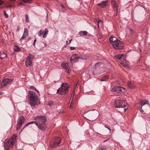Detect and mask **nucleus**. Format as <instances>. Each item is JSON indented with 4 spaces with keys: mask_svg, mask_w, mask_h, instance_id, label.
I'll list each match as a JSON object with an SVG mask.
<instances>
[{
    "mask_svg": "<svg viewBox=\"0 0 150 150\" xmlns=\"http://www.w3.org/2000/svg\"><path fill=\"white\" fill-rule=\"evenodd\" d=\"M4 149L5 150H9L8 148V147H4Z\"/></svg>",
    "mask_w": 150,
    "mask_h": 150,
    "instance_id": "43",
    "label": "nucleus"
},
{
    "mask_svg": "<svg viewBox=\"0 0 150 150\" xmlns=\"http://www.w3.org/2000/svg\"><path fill=\"white\" fill-rule=\"evenodd\" d=\"M43 44L44 45L45 47H46V46H47V45H46V44L45 43H43Z\"/></svg>",
    "mask_w": 150,
    "mask_h": 150,
    "instance_id": "50",
    "label": "nucleus"
},
{
    "mask_svg": "<svg viewBox=\"0 0 150 150\" xmlns=\"http://www.w3.org/2000/svg\"><path fill=\"white\" fill-rule=\"evenodd\" d=\"M48 33V30H47V29L46 28L45 29V32L43 35V38H45L46 37Z\"/></svg>",
    "mask_w": 150,
    "mask_h": 150,
    "instance_id": "25",
    "label": "nucleus"
},
{
    "mask_svg": "<svg viewBox=\"0 0 150 150\" xmlns=\"http://www.w3.org/2000/svg\"><path fill=\"white\" fill-rule=\"evenodd\" d=\"M34 56L32 54H30L27 57V59L31 60V59L33 58Z\"/></svg>",
    "mask_w": 150,
    "mask_h": 150,
    "instance_id": "27",
    "label": "nucleus"
},
{
    "mask_svg": "<svg viewBox=\"0 0 150 150\" xmlns=\"http://www.w3.org/2000/svg\"><path fill=\"white\" fill-rule=\"evenodd\" d=\"M30 1V0H23V1L25 3H26L28 2L29 1Z\"/></svg>",
    "mask_w": 150,
    "mask_h": 150,
    "instance_id": "38",
    "label": "nucleus"
},
{
    "mask_svg": "<svg viewBox=\"0 0 150 150\" xmlns=\"http://www.w3.org/2000/svg\"><path fill=\"white\" fill-rule=\"evenodd\" d=\"M128 29L129 30V32H130V35L131 36H132L133 35L134 33V31L132 29L130 28L129 27H128Z\"/></svg>",
    "mask_w": 150,
    "mask_h": 150,
    "instance_id": "26",
    "label": "nucleus"
},
{
    "mask_svg": "<svg viewBox=\"0 0 150 150\" xmlns=\"http://www.w3.org/2000/svg\"><path fill=\"white\" fill-rule=\"evenodd\" d=\"M108 140V139H107V140H106L104 141L103 142H106V141H107Z\"/></svg>",
    "mask_w": 150,
    "mask_h": 150,
    "instance_id": "55",
    "label": "nucleus"
},
{
    "mask_svg": "<svg viewBox=\"0 0 150 150\" xmlns=\"http://www.w3.org/2000/svg\"><path fill=\"white\" fill-rule=\"evenodd\" d=\"M25 120V118L23 116H20L17 122V125L16 127V130H18L21 128L22 124L24 123Z\"/></svg>",
    "mask_w": 150,
    "mask_h": 150,
    "instance_id": "9",
    "label": "nucleus"
},
{
    "mask_svg": "<svg viewBox=\"0 0 150 150\" xmlns=\"http://www.w3.org/2000/svg\"><path fill=\"white\" fill-rule=\"evenodd\" d=\"M114 107L115 108H124L127 105V103L125 101L120 99H117L114 101Z\"/></svg>",
    "mask_w": 150,
    "mask_h": 150,
    "instance_id": "5",
    "label": "nucleus"
},
{
    "mask_svg": "<svg viewBox=\"0 0 150 150\" xmlns=\"http://www.w3.org/2000/svg\"><path fill=\"white\" fill-rule=\"evenodd\" d=\"M97 21V22H98V28H99V23L100 22H101V21L100 20H98Z\"/></svg>",
    "mask_w": 150,
    "mask_h": 150,
    "instance_id": "35",
    "label": "nucleus"
},
{
    "mask_svg": "<svg viewBox=\"0 0 150 150\" xmlns=\"http://www.w3.org/2000/svg\"><path fill=\"white\" fill-rule=\"evenodd\" d=\"M62 67L66 70L67 73L69 72V67L67 63H63L61 65Z\"/></svg>",
    "mask_w": 150,
    "mask_h": 150,
    "instance_id": "15",
    "label": "nucleus"
},
{
    "mask_svg": "<svg viewBox=\"0 0 150 150\" xmlns=\"http://www.w3.org/2000/svg\"><path fill=\"white\" fill-rule=\"evenodd\" d=\"M37 92V93H39V91L38 90H37L36 89V90H35Z\"/></svg>",
    "mask_w": 150,
    "mask_h": 150,
    "instance_id": "51",
    "label": "nucleus"
},
{
    "mask_svg": "<svg viewBox=\"0 0 150 150\" xmlns=\"http://www.w3.org/2000/svg\"><path fill=\"white\" fill-rule=\"evenodd\" d=\"M105 127L107 128L110 131V129L109 127H107L105 126Z\"/></svg>",
    "mask_w": 150,
    "mask_h": 150,
    "instance_id": "44",
    "label": "nucleus"
},
{
    "mask_svg": "<svg viewBox=\"0 0 150 150\" xmlns=\"http://www.w3.org/2000/svg\"><path fill=\"white\" fill-rule=\"evenodd\" d=\"M127 85L128 87L130 88H133L134 87V83L129 81H128L127 82Z\"/></svg>",
    "mask_w": 150,
    "mask_h": 150,
    "instance_id": "19",
    "label": "nucleus"
},
{
    "mask_svg": "<svg viewBox=\"0 0 150 150\" xmlns=\"http://www.w3.org/2000/svg\"><path fill=\"white\" fill-rule=\"evenodd\" d=\"M144 110H147V109H145Z\"/></svg>",
    "mask_w": 150,
    "mask_h": 150,
    "instance_id": "60",
    "label": "nucleus"
},
{
    "mask_svg": "<svg viewBox=\"0 0 150 150\" xmlns=\"http://www.w3.org/2000/svg\"><path fill=\"white\" fill-rule=\"evenodd\" d=\"M20 27L19 26H17V31H18L19 30Z\"/></svg>",
    "mask_w": 150,
    "mask_h": 150,
    "instance_id": "41",
    "label": "nucleus"
},
{
    "mask_svg": "<svg viewBox=\"0 0 150 150\" xmlns=\"http://www.w3.org/2000/svg\"><path fill=\"white\" fill-rule=\"evenodd\" d=\"M71 104H72V103H71V104H70V105L69 108H72V107Z\"/></svg>",
    "mask_w": 150,
    "mask_h": 150,
    "instance_id": "49",
    "label": "nucleus"
},
{
    "mask_svg": "<svg viewBox=\"0 0 150 150\" xmlns=\"http://www.w3.org/2000/svg\"><path fill=\"white\" fill-rule=\"evenodd\" d=\"M53 103V102H50V103H49L48 105H50V106H51V105H52Z\"/></svg>",
    "mask_w": 150,
    "mask_h": 150,
    "instance_id": "37",
    "label": "nucleus"
},
{
    "mask_svg": "<svg viewBox=\"0 0 150 150\" xmlns=\"http://www.w3.org/2000/svg\"><path fill=\"white\" fill-rule=\"evenodd\" d=\"M143 107H141V109L140 110V111L141 112H142L143 111H144V110H142V108Z\"/></svg>",
    "mask_w": 150,
    "mask_h": 150,
    "instance_id": "46",
    "label": "nucleus"
},
{
    "mask_svg": "<svg viewBox=\"0 0 150 150\" xmlns=\"http://www.w3.org/2000/svg\"><path fill=\"white\" fill-rule=\"evenodd\" d=\"M69 86L67 83H62L61 87L57 91V93L59 95L66 94L68 91Z\"/></svg>",
    "mask_w": 150,
    "mask_h": 150,
    "instance_id": "4",
    "label": "nucleus"
},
{
    "mask_svg": "<svg viewBox=\"0 0 150 150\" xmlns=\"http://www.w3.org/2000/svg\"><path fill=\"white\" fill-rule=\"evenodd\" d=\"M76 48V47H70V49L71 50H73Z\"/></svg>",
    "mask_w": 150,
    "mask_h": 150,
    "instance_id": "36",
    "label": "nucleus"
},
{
    "mask_svg": "<svg viewBox=\"0 0 150 150\" xmlns=\"http://www.w3.org/2000/svg\"><path fill=\"white\" fill-rule=\"evenodd\" d=\"M124 110L125 112L126 111V110H127V108H125L124 109Z\"/></svg>",
    "mask_w": 150,
    "mask_h": 150,
    "instance_id": "48",
    "label": "nucleus"
},
{
    "mask_svg": "<svg viewBox=\"0 0 150 150\" xmlns=\"http://www.w3.org/2000/svg\"><path fill=\"white\" fill-rule=\"evenodd\" d=\"M30 89L32 90H36V88L33 86H31L30 87Z\"/></svg>",
    "mask_w": 150,
    "mask_h": 150,
    "instance_id": "34",
    "label": "nucleus"
},
{
    "mask_svg": "<svg viewBox=\"0 0 150 150\" xmlns=\"http://www.w3.org/2000/svg\"><path fill=\"white\" fill-rule=\"evenodd\" d=\"M106 147L105 146H104L103 147H101L98 150H106Z\"/></svg>",
    "mask_w": 150,
    "mask_h": 150,
    "instance_id": "32",
    "label": "nucleus"
},
{
    "mask_svg": "<svg viewBox=\"0 0 150 150\" xmlns=\"http://www.w3.org/2000/svg\"><path fill=\"white\" fill-rule=\"evenodd\" d=\"M12 80L9 79H4L1 83V87H3L8 84Z\"/></svg>",
    "mask_w": 150,
    "mask_h": 150,
    "instance_id": "10",
    "label": "nucleus"
},
{
    "mask_svg": "<svg viewBox=\"0 0 150 150\" xmlns=\"http://www.w3.org/2000/svg\"><path fill=\"white\" fill-rule=\"evenodd\" d=\"M116 11V13H115V15L116 16L117 15L118 11Z\"/></svg>",
    "mask_w": 150,
    "mask_h": 150,
    "instance_id": "47",
    "label": "nucleus"
},
{
    "mask_svg": "<svg viewBox=\"0 0 150 150\" xmlns=\"http://www.w3.org/2000/svg\"><path fill=\"white\" fill-rule=\"evenodd\" d=\"M116 59H122L123 61L121 64H123L124 66H127L128 65L127 63L125 62H126L125 57V55L124 54H118L116 55L115 56Z\"/></svg>",
    "mask_w": 150,
    "mask_h": 150,
    "instance_id": "8",
    "label": "nucleus"
},
{
    "mask_svg": "<svg viewBox=\"0 0 150 150\" xmlns=\"http://www.w3.org/2000/svg\"><path fill=\"white\" fill-rule=\"evenodd\" d=\"M96 134H100L99 133H98V132H97Z\"/></svg>",
    "mask_w": 150,
    "mask_h": 150,
    "instance_id": "57",
    "label": "nucleus"
},
{
    "mask_svg": "<svg viewBox=\"0 0 150 150\" xmlns=\"http://www.w3.org/2000/svg\"><path fill=\"white\" fill-rule=\"evenodd\" d=\"M28 98L29 100L30 104L32 108H35L40 104V100L35 93L32 91H29Z\"/></svg>",
    "mask_w": 150,
    "mask_h": 150,
    "instance_id": "2",
    "label": "nucleus"
},
{
    "mask_svg": "<svg viewBox=\"0 0 150 150\" xmlns=\"http://www.w3.org/2000/svg\"><path fill=\"white\" fill-rule=\"evenodd\" d=\"M25 33H26L25 32H24L22 38L20 39V40L21 41L22 39H24L26 37V35L25 34Z\"/></svg>",
    "mask_w": 150,
    "mask_h": 150,
    "instance_id": "29",
    "label": "nucleus"
},
{
    "mask_svg": "<svg viewBox=\"0 0 150 150\" xmlns=\"http://www.w3.org/2000/svg\"><path fill=\"white\" fill-rule=\"evenodd\" d=\"M11 1H12V2H13V1H15L16 0H10Z\"/></svg>",
    "mask_w": 150,
    "mask_h": 150,
    "instance_id": "53",
    "label": "nucleus"
},
{
    "mask_svg": "<svg viewBox=\"0 0 150 150\" xmlns=\"http://www.w3.org/2000/svg\"><path fill=\"white\" fill-rule=\"evenodd\" d=\"M140 103L142 105V107H143V108H148L149 109H150V106L148 105H146L144 106L145 104H148L146 101H141Z\"/></svg>",
    "mask_w": 150,
    "mask_h": 150,
    "instance_id": "16",
    "label": "nucleus"
},
{
    "mask_svg": "<svg viewBox=\"0 0 150 150\" xmlns=\"http://www.w3.org/2000/svg\"><path fill=\"white\" fill-rule=\"evenodd\" d=\"M77 85V84H76V86Z\"/></svg>",
    "mask_w": 150,
    "mask_h": 150,
    "instance_id": "61",
    "label": "nucleus"
},
{
    "mask_svg": "<svg viewBox=\"0 0 150 150\" xmlns=\"http://www.w3.org/2000/svg\"><path fill=\"white\" fill-rule=\"evenodd\" d=\"M7 57L6 54L4 52H0V58L1 59H3Z\"/></svg>",
    "mask_w": 150,
    "mask_h": 150,
    "instance_id": "22",
    "label": "nucleus"
},
{
    "mask_svg": "<svg viewBox=\"0 0 150 150\" xmlns=\"http://www.w3.org/2000/svg\"><path fill=\"white\" fill-rule=\"evenodd\" d=\"M25 21L26 22L28 23L29 22V19L28 16L27 14L25 15Z\"/></svg>",
    "mask_w": 150,
    "mask_h": 150,
    "instance_id": "28",
    "label": "nucleus"
},
{
    "mask_svg": "<svg viewBox=\"0 0 150 150\" xmlns=\"http://www.w3.org/2000/svg\"><path fill=\"white\" fill-rule=\"evenodd\" d=\"M4 2L3 1L0 0V5H2L3 4Z\"/></svg>",
    "mask_w": 150,
    "mask_h": 150,
    "instance_id": "42",
    "label": "nucleus"
},
{
    "mask_svg": "<svg viewBox=\"0 0 150 150\" xmlns=\"http://www.w3.org/2000/svg\"><path fill=\"white\" fill-rule=\"evenodd\" d=\"M4 14L5 18H7L8 17V15L6 13V12L5 11H4Z\"/></svg>",
    "mask_w": 150,
    "mask_h": 150,
    "instance_id": "33",
    "label": "nucleus"
},
{
    "mask_svg": "<svg viewBox=\"0 0 150 150\" xmlns=\"http://www.w3.org/2000/svg\"><path fill=\"white\" fill-rule=\"evenodd\" d=\"M43 34V32L42 31V30H40L38 33L39 36H41Z\"/></svg>",
    "mask_w": 150,
    "mask_h": 150,
    "instance_id": "30",
    "label": "nucleus"
},
{
    "mask_svg": "<svg viewBox=\"0 0 150 150\" xmlns=\"http://www.w3.org/2000/svg\"><path fill=\"white\" fill-rule=\"evenodd\" d=\"M10 139L5 141L4 147H10Z\"/></svg>",
    "mask_w": 150,
    "mask_h": 150,
    "instance_id": "18",
    "label": "nucleus"
},
{
    "mask_svg": "<svg viewBox=\"0 0 150 150\" xmlns=\"http://www.w3.org/2000/svg\"><path fill=\"white\" fill-rule=\"evenodd\" d=\"M10 147L11 146H14L15 144V142L14 141H12L11 142V140L10 139Z\"/></svg>",
    "mask_w": 150,
    "mask_h": 150,
    "instance_id": "31",
    "label": "nucleus"
},
{
    "mask_svg": "<svg viewBox=\"0 0 150 150\" xmlns=\"http://www.w3.org/2000/svg\"><path fill=\"white\" fill-rule=\"evenodd\" d=\"M98 114V112L95 110L94 111L86 113L84 114V117L90 121H93L97 118Z\"/></svg>",
    "mask_w": 150,
    "mask_h": 150,
    "instance_id": "3",
    "label": "nucleus"
},
{
    "mask_svg": "<svg viewBox=\"0 0 150 150\" xmlns=\"http://www.w3.org/2000/svg\"><path fill=\"white\" fill-rule=\"evenodd\" d=\"M139 51L140 52H141V50L140 49H139Z\"/></svg>",
    "mask_w": 150,
    "mask_h": 150,
    "instance_id": "56",
    "label": "nucleus"
},
{
    "mask_svg": "<svg viewBox=\"0 0 150 150\" xmlns=\"http://www.w3.org/2000/svg\"><path fill=\"white\" fill-rule=\"evenodd\" d=\"M113 48L116 49H121L123 48L124 45L123 42L120 40L117 41L112 45Z\"/></svg>",
    "mask_w": 150,
    "mask_h": 150,
    "instance_id": "6",
    "label": "nucleus"
},
{
    "mask_svg": "<svg viewBox=\"0 0 150 150\" xmlns=\"http://www.w3.org/2000/svg\"><path fill=\"white\" fill-rule=\"evenodd\" d=\"M79 33L81 36H85L87 35L88 32L86 31H81L79 32Z\"/></svg>",
    "mask_w": 150,
    "mask_h": 150,
    "instance_id": "20",
    "label": "nucleus"
},
{
    "mask_svg": "<svg viewBox=\"0 0 150 150\" xmlns=\"http://www.w3.org/2000/svg\"><path fill=\"white\" fill-rule=\"evenodd\" d=\"M72 40V39H71V40L69 41V42L68 43V44H70L71 42V41Z\"/></svg>",
    "mask_w": 150,
    "mask_h": 150,
    "instance_id": "52",
    "label": "nucleus"
},
{
    "mask_svg": "<svg viewBox=\"0 0 150 150\" xmlns=\"http://www.w3.org/2000/svg\"><path fill=\"white\" fill-rule=\"evenodd\" d=\"M32 64V60L27 59L25 61V65L27 66H30Z\"/></svg>",
    "mask_w": 150,
    "mask_h": 150,
    "instance_id": "21",
    "label": "nucleus"
},
{
    "mask_svg": "<svg viewBox=\"0 0 150 150\" xmlns=\"http://www.w3.org/2000/svg\"><path fill=\"white\" fill-rule=\"evenodd\" d=\"M60 6L62 8H64V7L63 4H61Z\"/></svg>",
    "mask_w": 150,
    "mask_h": 150,
    "instance_id": "45",
    "label": "nucleus"
},
{
    "mask_svg": "<svg viewBox=\"0 0 150 150\" xmlns=\"http://www.w3.org/2000/svg\"><path fill=\"white\" fill-rule=\"evenodd\" d=\"M57 139L59 141L58 142H57V141L55 142L52 145H51V147H54L55 146L58 145L60 143L61 141V138H60L58 137L57 138Z\"/></svg>",
    "mask_w": 150,
    "mask_h": 150,
    "instance_id": "17",
    "label": "nucleus"
},
{
    "mask_svg": "<svg viewBox=\"0 0 150 150\" xmlns=\"http://www.w3.org/2000/svg\"><path fill=\"white\" fill-rule=\"evenodd\" d=\"M108 78L109 77L108 75H105L100 80V81H106L108 79Z\"/></svg>",
    "mask_w": 150,
    "mask_h": 150,
    "instance_id": "23",
    "label": "nucleus"
},
{
    "mask_svg": "<svg viewBox=\"0 0 150 150\" xmlns=\"http://www.w3.org/2000/svg\"><path fill=\"white\" fill-rule=\"evenodd\" d=\"M111 3L112 6L114 8V10H115L117 11H118V6L116 2L113 0H112Z\"/></svg>",
    "mask_w": 150,
    "mask_h": 150,
    "instance_id": "14",
    "label": "nucleus"
},
{
    "mask_svg": "<svg viewBox=\"0 0 150 150\" xmlns=\"http://www.w3.org/2000/svg\"><path fill=\"white\" fill-rule=\"evenodd\" d=\"M2 92H0V94H2Z\"/></svg>",
    "mask_w": 150,
    "mask_h": 150,
    "instance_id": "59",
    "label": "nucleus"
},
{
    "mask_svg": "<svg viewBox=\"0 0 150 150\" xmlns=\"http://www.w3.org/2000/svg\"><path fill=\"white\" fill-rule=\"evenodd\" d=\"M80 58L81 59H83V58H80Z\"/></svg>",
    "mask_w": 150,
    "mask_h": 150,
    "instance_id": "58",
    "label": "nucleus"
},
{
    "mask_svg": "<svg viewBox=\"0 0 150 150\" xmlns=\"http://www.w3.org/2000/svg\"><path fill=\"white\" fill-rule=\"evenodd\" d=\"M34 120H36L37 122L35 121L30 122L25 125L22 129L20 132L21 133L22 131L26 127L28 126L30 124L35 123L38 127V128L42 131H44L46 129V127L45 125V122L47 119L46 117L45 116H36L34 117Z\"/></svg>",
    "mask_w": 150,
    "mask_h": 150,
    "instance_id": "1",
    "label": "nucleus"
},
{
    "mask_svg": "<svg viewBox=\"0 0 150 150\" xmlns=\"http://www.w3.org/2000/svg\"><path fill=\"white\" fill-rule=\"evenodd\" d=\"M68 41H67L66 42V44H68Z\"/></svg>",
    "mask_w": 150,
    "mask_h": 150,
    "instance_id": "54",
    "label": "nucleus"
},
{
    "mask_svg": "<svg viewBox=\"0 0 150 150\" xmlns=\"http://www.w3.org/2000/svg\"><path fill=\"white\" fill-rule=\"evenodd\" d=\"M14 50L15 52H20L21 50L19 47L16 45H15L14 47Z\"/></svg>",
    "mask_w": 150,
    "mask_h": 150,
    "instance_id": "24",
    "label": "nucleus"
},
{
    "mask_svg": "<svg viewBox=\"0 0 150 150\" xmlns=\"http://www.w3.org/2000/svg\"><path fill=\"white\" fill-rule=\"evenodd\" d=\"M108 0L103 1L101 3H98L97 5L101 8H104L106 7L108 5Z\"/></svg>",
    "mask_w": 150,
    "mask_h": 150,
    "instance_id": "12",
    "label": "nucleus"
},
{
    "mask_svg": "<svg viewBox=\"0 0 150 150\" xmlns=\"http://www.w3.org/2000/svg\"><path fill=\"white\" fill-rule=\"evenodd\" d=\"M101 64V62H98L97 64H96V66H98V65H99Z\"/></svg>",
    "mask_w": 150,
    "mask_h": 150,
    "instance_id": "40",
    "label": "nucleus"
},
{
    "mask_svg": "<svg viewBox=\"0 0 150 150\" xmlns=\"http://www.w3.org/2000/svg\"><path fill=\"white\" fill-rule=\"evenodd\" d=\"M117 40H118L115 37L112 36L109 38V40L110 44L112 45L113 44L115 43Z\"/></svg>",
    "mask_w": 150,
    "mask_h": 150,
    "instance_id": "13",
    "label": "nucleus"
},
{
    "mask_svg": "<svg viewBox=\"0 0 150 150\" xmlns=\"http://www.w3.org/2000/svg\"><path fill=\"white\" fill-rule=\"evenodd\" d=\"M115 93H125V89L124 88L117 86H115L111 90Z\"/></svg>",
    "mask_w": 150,
    "mask_h": 150,
    "instance_id": "7",
    "label": "nucleus"
},
{
    "mask_svg": "<svg viewBox=\"0 0 150 150\" xmlns=\"http://www.w3.org/2000/svg\"><path fill=\"white\" fill-rule=\"evenodd\" d=\"M80 59V57L77 56L76 54H73L72 57L70 58L71 62L74 63L78 61V59Z\"/></svg>",
    "mask_w": 150,
    "mask_h": 150,
    "instance_id": "11",
    "label": "nucleus"
},
{
    "mask_svg": "<svg viewBox=\"0 0 150 150\" xmlns=\"http://www.w3.org/2000/svg\"><path fill=\"white\" fill-rule=\"evenodd\" d=\"M36 41V39H35L33 42V45L34 46H35V43Z\"/></svg>",
    "mask_w": 150,
    "mask_h": 150,
    "instance_id": "39",
    "label": "nucleus"
}]
</instances>
